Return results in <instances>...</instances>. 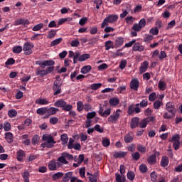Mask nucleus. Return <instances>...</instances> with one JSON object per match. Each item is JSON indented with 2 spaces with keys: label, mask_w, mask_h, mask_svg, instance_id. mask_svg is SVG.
<instances>
[{
  "label": "nucleus",
  "mask_w": 182,
  "mask_h": 182,
  "mask_svg": "<svg viewBox=\"0 0 182 182\" xmlns=\"http://www.w3.org/2000/svg\"><path fill=\"white\" fill-rule=\"evenodd\" d=\"M148 68H149V62L144 61L139 68L140 73H144V72H146V70H147Z\"/></svg>",
  "instance_id": "obj_17"
},
{
  "label": "nucleus",
  "mask_w": 182,
  "mask_h": 182,
  "mask_svg": "<svg viewBox=\"0 0 182 182\" xmlns=\"http://www.w3.org/2000/svg\"><path fill=\"white\" fill-rule=\"evenodd\" d=\"M16 156L18 161H23V157H26V154H25V151L20 149L17 151Z\"/></svg>",
  "instance_id": "obj_9"
},
{
  "label": "nucleus",
  "mask_w": 182,
  "mask_h": 182,
  "mask_svg": "<svg viewBox=\"0 0 182 182\" xmlns=\"http://www.w3.org/2000/svg\"><path fill=\"white\" fill-rule=\"evenodd\" d=\"M115 177L117 182H126V176L124 175H120V173H117L115 174Z\"/></svg>",
  "instance_id": "obj_21"
},
{
  "label": "nucleus",
  "mask_w": 182,
  "mask_h": 182,
  "mask_svg": "<svg viewBox=\"0 0 182 182\" xmlns=\"http://www.w3.org/2000/svg\"><path fill=\"white\" fill-rule=\"evenodd\" d=\"M114 22V14L108 15L102 23L101 28H105V26H108L109 23H113Z\"/></svg>",
  "instance_id": "obj_6"
},
{
  "label": "nucleus",
  "mask_w": 182,
  "mask_h": 182,
  "mask_svg": "<svg viewBox=\"0 0 182 182\" xmlns=\"http://www.w3.org/2000/svg\"><path fill=\"white\" fill-rule=\"evenodd\" d=\"M43 140L44 142L41 144V146L43 149H45V147H47V149H52L55 146V144L56 141H55V139H53V136H48V135H43Z\"/></svg>",
  "instance_id": "obj_1"
},
{
  "label": "nucleus",
  "mask_w": 182,
  "mask_h": 182,
  "mask_svg": "<svg viewBox=\"0 0 182 182\" xmlns=\"http://www.w3.org/2000/svg\"><path fill=\"white\" fill-rule=\"evenodd\" d=\"M61 166L62 164H60V162H58L55 159H53L48 162V167L50 171H55V170H58Z\"/></svg>",
  "instance_id": "obj_5"
},
{
  "label": "nucleus",
  "mask_w": 182,
  "mask_h": 182,
  "mask_svg": "<svg viewBox=\"0 0 182 182\" xmlns=\"http://www.w3.org/2000/svg\"><path fill=\"white\" fill-rule=\"evenodd\" d=\"M127 65V60H121V62H120L119 68H120V69H124V68H126Z\"/></svg>",
  "instance_id": "obj_61"
},
{
  "label": "nucleus",
  "mask_w": 182,
  "mask_h": 182,
  "mask_svg": "<svg viewBox=\"0 0 182 182\" xmlns=\"http://www.w3.org/2000/svg\"><path fill=\"white\" fill-rule=\"evenodd\" d=\"M161 167H167L168 166V158L167 156H163L161 161Z\"/></svg>",
  "instance_id": "obj_28"
},
{
  "label": "nucleus",
  "mask_w": 182,
  "mask_h": 182,
  "mask_svg": "<svg viewBox=\"0 0 182 182\" xmlns=\"http://www.w3.org/2000/svg\"><path fill=\"white\" fill-rule=\"evenodd\" d=\"M36 113L37 114H39V116H43V114H46V113H48V107H44L38 108L36 110Z\"/></svg>",
  "instance_id": "obj_23"
},
{
  "label": "nucleus",
  "mask_w": 182,
  "mask_h": 182,
  "mask_svg": "<svg viewBox=\"0 0 182 182\" xmlns=\"http://www.w3.org/2000/svg\"><path fill=\"white\" fill-rule=\"evenodd\" d=\"M36 73L37 76H41V77H43V76H46V71L45 70H41L39 68H37L36 70Z\"/></svg>",
  "instance_id": "obj_33"
},
{
  "label": "nucleus",
  "mask_w": 182,
  "mask_h": 182,
  "mask_svg": "<svg viewBox=\"0 0 182 182\" xmlns=\"http://www.w3.org/2000/svg\"><path fill=\"white\" fill-rule=\"evenodd\" d=\"M119 173L120 176H124V174H126V166H124V165H120Z\"/></svg>",
  "instance_id": "obj_53"
},
{
  "label": "nucleus",
  "mask_w": 182,
  "mask_h": 182,
  "mask_svg": "<svg viewBox=\"0 0 182 182\" xmlns=\"http://www.w3.org/2000/svg\"><path fill=\"white\" fill-rule=\"evenodd\" d=\"M157 159H156V155H151L148 158V162L149 164H156Z\"/></svg>",
  "instance_id": "obj_35"
},
{
  "label": "nucleus",
  "mask_w": 182,
  "mask_h": 182,
  "mask_svg": "<svg viewBox=\"0 0 182 182\" xmlns=\"http://www.w3.org/2000/svg\"><path fill=\"white\" fill-rule=\"evenodd\" d=\"M94 130H95L96 132H98L99 133H103V132H104L103 128H101L100 125H99V124H96L94 127Z\"/></svg>",
  "instance_id": "obj_64"
},
{
  "label": "nucleus",
  "mask_w": 182,
  "mask_h": 182,
  "mask_svg": "<svg viewBox=\"0 0 182 182\" xmlns=\"http://www.w3.org/2000/svg\"><path fill=\"white\" fill-rule=\"evenodd\" d=\"M73 109V105L68 104V102L65 103V105L63 108V110L65 112H70Z\"/></svg>",
  "instance_id": "obj_46"
},
{
  "label": "nucleus",
  "mask_w": 182,
  "mask_h": 182,
  "mask_svg": "<svg viewBox=\"0 0 182 182\" xmlns=\"http://www.w3.org/2000/svg\"><path fill=\"white\" fill-rule=\"evenodd\" d=\"M79 43H80L79 40L76 38L71 41L70 46L73 48H77V46H79Z\"/></svg>",
  "instance_id": "obj_55"
},
{
  "label": "nucleus",
  "mask_w": 182,
  "mask_h": 182,
  "mask_svg": "<svg viewBox=\"0 0 182 182\" xmlns=\"http://www.w3.org/2000/svg\"><path fill=\"white\" fill-rule=\"evenodd\" d=\"M102 87V83H94L90 85V89L92 90H97V89H100Z\"/></svg>",
  "instance_id": "obj_40"
},
{
  "label": "nucleus",
  "mask_w": 182,
  "mask_h": 182,
  "mask_svg": "<svg viewBox=\"0 0 182 182\" xmlns=\"http://www.w3.org/2000/svg\"><path fill=\"white\" fill-rule=\"evenodd\" d=\"M132 156L133 160H135L136 161H137V160H139V159H140V153H139V152H135V153L132 154Z\"/></svg>",
  "instance_id": "obj_63"
},
{
  "label": "nucleus",
  "mask_w": 182,
  "mask_h": 182,
  "mask_svg": "<svg viewBox=\"0 0 182 182\" xmlns=\"http://www.w3.org/2000/svg\"><path fill=\"white\" fill-rule=\"evenodd\" d=\"M133 139H134V134H133V132H130L125 135L124 141L125 143H132V141H133Z\"/></svg>",
  "instance_id": "obj_12"
},
{
  "label": "nucleus",
  "mask_w": 182,
  "mask_h": 182,
  "mask_svg": "<svg viewBox=\"0 0 182 182\" xmlns=\"http://www.w3.org/2000/svg\"><path fill=\"white\" fill-rule=\"evenodd\" d=\"M57 163H60L61 164H69V162L68 161H66V158L63 153L62 154L61 156L58 157Z\"/></svg>",
  "instance_id": "obj_27"
},
{
  "label": "nucleus",
  "mask_w": 182,
  "mask_h": 182,
  "mask_svg": "<svg viewBox=\"0 0 182 182\" xmlns=\"http://www.w3.org/2000/svg\"><path fill=\"white\" fill-rule=\"evenodd\" d=\"M154 39V37L150 34L146 35L144 38V42L146 43H150V42L152 41V40Z\"/></svg>",
  "instance_id": "obj_37"
},
{
  "label": "nucleus",
  "mask_w": 182,
  "mask_h": 182,
  "mask_svg": "<svg viewBox=\"0 0 182 182\" xmlns=\"http://www.w3.org/2000/svg\"><path fill=\"white\" fill-rule=\"evenodd\" d=\"M53 90V96H58L62 93V83L59 82L58 80H55L52 87Z\"/></svg>",
  "instance_id": "obj_2"
},
{
  "label": "nucleus",
  "mask_w": 182,
  "mask_h": 182,
  "mask_svg": "<svg viewBox=\"0 0 182 182\" xmlns=\"http://www.w3.org/2000/svg\"><path fill=\"white\" fill-rule=\"evenodd\" d=\"M65 105L66 101L63 100V99L58 100L54 103V106L55 107H62V109H63L64 106Z\"/></svg>",
  "instance_id": "obj_16"
},
{
  "label": "nucleus",
  "mask_w": 182,
  "mask_h": 182,
  "mask_svg": "<svg viewBox=\"0 0 182 182\" xmlns=\"http://www.w3.org/2000/svg\"><path fill=\"white\" fill-rule=\"evenodd\" d=\"M140 119L139 117H133L131 121V129H136L139 125Z\"/></svg>",
  "instance_id": "obj_11"
},
{
  "label": "nucleus",
  "mask_w": 182,
  "mask_h": 182,
  "mask_svg": "<svg viewBox=\"0 0 182 182\" xmlns=\"http://www.w3.org/2000/svg\"><path fill=\"white\" fill-rule=\"evenodd\" d=\"M4 136L7 143H14V134L11 132H6Z\"/></svg>",
  "instance_id": "obj_15"
},
{
  "label": "nucleus",
  "mask_w": 182,
  "mask_h": 182,
  "mask_svg": "<svg viewBox=\"0 0 182 182\" xmlns=\"http://www.w3.org/2000/svg\"><path fill=\"white\" fill-rule=\"evenodd\" d=\"M62 41H63V38H58L57 39H55L51 42L50 46H51V48H53V46H57V45H59L60 43H62Z\"/></svg>",
  "instance_id": "obj_29"
},
{
  "label": "nucleus",
  "mask_w": 182,
  "mask_h": 182,
  "mask_svg": "<svg viewBox=\"0 0 182 182\" xmlns=\"http://www.w3.org/2000/svg\"><path fill=\"white\" fill-rule=\"evenodd\" d=\"M92 70V65H85L81 68L80 73L82 75H86V73H89Z\"/></svg>",
  "instance_id": "obj_25"
},
{
  "label": "nucleus",
  "mask_w": 182,
  "mask_h": 182,
  "mask_svg": "<svg viewBox=\"0 0 182 182\" xmlns=\"http://www.w3.org/2000/svg\"><path fill=\"white\" fill-rule=\"evenodd\" d=\"M11 65H15V59L13 58H9L6 62H5V65L6 66H9Z\"/></svg>",
  "instance_id": "obj_50"
},
{
  "label": "nucleus",
  "mask_w": 182,
  "mask_h": 182,
  "mask_svg": "<svg viewBox=\"0 0 182 182\" xmlns=\"http://www.w3.org/2000/svg\"><path fill=\"white\" fill-rule=\"evenodd\" d=\"M133 50H134V52H143V50H144V46H143L141 44H140L139 43H136L133 47H132Z\"/></svg>",
  "instance_id": "obj_13"
},
{
  "label": "nucleus",
  "mask_w": 182,
  "mask_h": 182,
  "mask_svg": "<svg viewBox=\"0 0 182 182\" xmlns=\"http://www.w3.org/2000/svg\"><path fill=\"white\" fill-rule=\"evenodd\" d=\"M59 112L58 108L50 107L49 109L47 108V114L43 117V119L49 118V116H52L53 114H56V112Z\"/></svg>",
  "instance_id": "obj_7"
},
{
  "label": "nucleus",
  "mask_w": 182,
  "mask_h": 182,
  "mask_svg": "<svg viewBox=\"0 0 182 182\" xmlns=\"http://www.w3.org/2000/svg\"><path fill=\"white\" fill-rule=\"evenodd\" d=\"M161 106H163V102L160 100H156L154 102V109H156V110H159Z\"/></svg>",
  "instance_id": "obj_36"
},
{
  "label": "nucleus",
  "mask_w": 182,
  "mask_h": 182,
  "mask_svg": "<svg viewBox=\"0 0 182 182\" xmlns=\"http://www.w3.org/2000/svg\"><path fill=\"white\" fill-rule=\"evenodd\" d=\"M150 122H156V117H148L146 118L142 119L139 122L140 129H146V127H147V124H149V123H150Z\"/></svg>",
  "instance_id": "obj_3"
},
{
  "label": "nucleus",
  "mask_w": 182,
  "mask_h": 182,
  "mask_svg": "<svg viewBox=\"0 0 182 182\" xmlns=\"http://www.w3.org/2000/svg\"><path fill=\"white\" fill-rule=\"evenodd\" d=\"M95 116H96L95 112H88L87 114V119L88 120H91V119H93V117H95Z\"/></svg>",
  "instance_id": "obj_60"
},
{
  "label": "nucleus",
  "mask_w": 182,
  "mask_h": 182,
  "mask_svg": "<svg viewBox=\"0 0 182 182\" xmlns=\"http://www.w3.org/2000/svg\"><path fill=\"white\" fill-rule=\"evenodd\" d=\"M43 28V23H41L33 26L32 31L34 32H38V31H41Z\"/></svg>",
  "instance_id": "obj_42"
},
{
  "label": "nucleus",
  "mask_w": 182,
  "mask_h": 182,
  "mask_svg": "<svg viewBox=\"0 0 182 182\" xmlns=\"http://www.w3.org/2000/svg\"><path fill=\"white\" fill-rule=\"evenodd\" d=\"M63 172H57L52 176V179L53 181H58V180L63 178Z\"/></svg>",
  "instance_id": "obj_24"
},
{
  "label": "nucleus",
  "mask_w": 182,
  "mask_h": 182,
  "mask_svg": "<svg viewBox=\"0 0 182 182\" xmlns=\"http://www.w3.org/2000/svg\"><path fill=\"white\" fill-rule=\"evenodd\" d=\"M102 146L104 147H109L110 146V140L107 138H102Z\"/></svg>",
  "instance_id": "obj_48"
},
{
  "label": "nucleus",
  "mask_w": 182,
  "mask_h": 182,
  "mask_svg": "<svg viewBox=\"0 0 182 182\" xmlns=\"http://www.w3.org/2000/svg\"><path fill=\"white\" fill-rule=\"evenodd\" d=\"M60 140L63 143V144H68V141L69 140V138L68 137V134H63L60 136Z\"/></svg>",
  "instance_id": "obj_39"
},
{
  "label": "nucleus",
  "mask_w": 182,
  "mask_h": 182,
  "mask_svg": "<svg viewBox=\"0 0 182 182\" xmlns=\"http://www.w3.org/2000/svg\"><path fill=\"white\" fill-rule=\"evenodd\" d=\"M17 115H18V112H16V110L15 109H9L8 111V116L11 119H12V117H16Z\"/></svg>",
  "instance_id": "obj_32"
},
{
  "label": "nucleus",
  "mask_w": 182,
  "mask_h": 182,
  "mask_svg": "<svg viewBox=\"0 0 182 182\" xmlns=\"http://www.w3.org/2000/svg\"><path fill=\"white\" fill-rule=\"evenodd\" d=\"M151 180L153 182H157V173L156 172H152L151 173Z\"/></svg>",
  "instance_id": "obj_58"
},
{
  "label": "nucleus",
  "mask_w": 182,
  "mask_h": 182,
  "mask_svg": "<svg viewBox=\"0 0 182 182\" xmlns=\"http://www.w3.org/2000/svg\"><path fill=\"white\" fill-rule=\"evenodd\" d=\"M79 173L80 177H82V178H85V174H86V168L85 167L80 168Z\"/></svg>",
  "instance_id": "obj_52"
},
{
  "label": "nucleus",
  "mask_w": 182,
  "mask_h": 182,
  "mask_svg": "<svg viewBox=\"0 0 182 182\" xmlns=\"http://www.w3.org/2000/svg\"><path fill=\"white\" fill-rule=\"evenodd\" d=\"M42 65L43 66H41V68L45 69L46 66H53V65H55V62L53 61V60H47L43 61Z\"/></svg>",
  "instance_id": "obj_20"
},
{
  "label": "nucleus",
  "mask_w": 182,
  "mask_h": 182,
  "mask_svg": "<svg viewBox=\"0 0 182 182\" xmlns=\"http://www.w3.org/2000/svg\"><path fill=\"white\" fill-rule=\"evenodd\" d=\"M137 150L138 151H140V153H146V150H147V148L141 144H139L137 146Z\"/></svg>",
  "instance_id": "obj_45"
},
{
  "label": "nucleus",
  "mask_w": 182,
  "mask_h": 182,
  "mask_svg": "<svg viewBox=\"0 0 182 182\" xmlns=\"http://www.w3.org/2000/svg\"><path fill=\"white\" fill-rule=\"evenodd\" d=\"M31 143H32V144H33V146H36V144H38V143H39V136L34 135L32 137Z\"/></svg>",
  "instance_id": "obj_43"
},
{
  "label": "nucleus",
  "mask_w": 182,
  "mask_h": 182,
  "mask_svg": "<svg viewBox=\"0 0 182 182\" xmlns=\"http://www.w3.org/2000/svg\"><path fill=\"white\" fill-rule=\"evenodd\" d=\"M87 59H90V54H82L78 58L79 62H85Z\"/></svg>",
  "instance_id": "obj_30"
},
{
  "label": "nucleus",
  "mask_w": 182,
  "mask_h": 182,
  "mask_svg": "<svg viewBox=\"0 0 182 182\" xmlns=\"http://www.w3.org/2000/svg\"><path fill=\"white\" fill-rule=\"evenodd\" d=\"M176 116V112H166L164 114V119H171L172 117H174Z\"/></svg>",
  "instance_id": "obj_41"
},
{
  "label": "nucleus",
  "mask_w": 182,
  "mask_h": 182,
  "mask_svg": "<svg viewBox=\"0 0 182 182\" xmlns=\"http://www.w3.org/2000/svg\"><path fill=\"white\" fill-rule=\"evenodd\" d=\"M166 110L169 113H176V108H174V106L173 105V103H171V102L166 103Z\"/></svg>",
  "instance_id": "obj_22"
},
{
  "label": "nucleus",
  "mask_w": 182,
  "mask_h": 182,
  "mask_svg": "<svg viewBox=\"0 0 182 182\" xmlns=\"http://www.w3.org/2000/svg\"><path fill=\"white\" fill-rule=\"evenodd\" d=\"M84 107H85V105H83V102L82 101H78L77 102V109L79 112H82V110H83Z\"/></svg>",
  "instance_id": "obj_49"
},
{
  "label": "nucleus",
  "mask_w": 182,
  "mask_h": 182,
  "mask_svg": "<svg viewBox=\"0 0 182 182\" xmlns=\"http://www.w3.org/2000/svg\"><path fill=\"white\" fill-rule=\"evenodd\" d=\"M56 32H58V30H51L48 33L47 38L48 39H52V38H55V36H56Z\"/></svg>",
  "instance_id": "obj_44"
},
{
  "label": "nucleus",
  "mask_w": 182,
  "mask_h": 182,
  "mask_svg": "<svg viewBox=\"0 0 182 182\" xmlns=\"http://www.w3.org/2000/svg\"><path fill=\"white\" fill-rule=\"evenodd\" d=\"M29 23H30L29 20L28 19L25 20L23 18L17 19L14 22L15 26H18L19 25H23L25 26V25H29Z\"/></svg>",
  "instance_id": "obj_10"
},
{
  "label": "nucleus",
  "mask_w": 182,
  "mask_h": 182,
  "mask_svg": "<svg viewBox=\"0 0 182 182\" xmlns=\"http://www.w3.org/2000/svg\"><path fill=\"white\" fill-rule=\"evenodd\" d=\"M127 176L128 180H130V181H134V178L136 177L134 172L132 171H128Z\"/></svg>",
  "instance_id": "obj_38"
},
{
  "label": "nucleus",
  "mask_w": 182,
  "mask_h": 182,
  "mask_svg": "<svg viewBox=\"0 0 182 182\" xmlns=\"http://www.w3.org/2000/svg\"><path fill=\"white\" fill-rule=\"evenodd\" d=\"M158 87L160 89V90H166L167 88V84L166 82L160 80L158 84Z\"/></svg>",
  "instance_id": "obj_31"
},
{
  "label": "nucleus",
  "mask_w": 182,
  "mask_h": 182,
  "mask_svg": "<svg viewBox=\"0 0 182 182\" xmlns=\"http://www.w3.org/2000/svg\"><path fill=\"white\" fill-rule=\"evenodd\" d=\"M3 127L5 132H9L11 130V123L8 122H4Z\"/></svg>",
  "instance_id": "obj_54"
},
{
  "label": "nucleus",
  "mask_w": 182,
  "mask_h": 182,
  "mask_svg": "<svg viewBox=\"0 0 182 182\" xmlns=\"http://www.w3.org/2000/svg\"><path fill=\"white\" fill-rule=\"evenodd\" d=\"M133 31L136 32H140L141 31V27L139 26V23H135L132 27Z\"/></svg>",
  "instance_id": "obj_57"
},
{
  "label": "nucleus",
  "mask_w": 182,
  "mask_h": 182,
  "mask_svg": "<svg viewBox=\"0 0 182 182\" xmlns=\"http://www.w3.org/2000/svg\"><path fill=\"white\" fill-rule=\"evenodd\" d=\"M136 20L135 18H133V16H128L125 18V21L127 23L132 24L134 21Z\"/></svg>",
  "instance_id": "obj_56"
},
{
  "label": "nucleus",
  "mask_w": 182,
  "mask_h": 182,
  "mask_svg": "<svg viewBox=\"0 0 182 182\" xmlns=\"http://www.w3.org/2000/svg\"><path fill=\"white\" fill-rule=\"evenodd\" d=\"M126 156H127V152L117 151L114 153L115 159H123V157H126Z\"/></svg>",
  "instance_id": "obj_26"
},
{
  "label": "nucleus",
  "mask_w": 182,
  "mask_h": 182,
  "mask_svg": "<svg viewBox=\"0 0 182 182\" xmlns=\"http://www.w3.org/2000/svg\"><path fill=\"white\" fill-rule=\"evenodd\" d=\"M33 48V43L31 42H26L23 44V50L25 52V55L28 56L32 55V48Z\"/></svg>",
  "instance_id": "obj_4"
},
{
  "label": "nucleus",
  "mask_w": 182,
  "mask_h": 182,
  "mask_svg": "<svg viewBox=\"0 0 182 182\" xmlns=\"http://www.w3.org/2000/svg\"><path fill=\"white\" fill-rule=\"evenodd\" d=\"M139 170H140L141 173H146L147 172V166H146L145 164H141L139 166Z\"/></svg>",
  "instance_id": "obj_62"
},
{
  "label": "nucleus",
  "mask_w": 182,
  "mask_h": 182,
  "mask_svg": "<svg viewBox=\"0 0 182 182\" xmlns=\"http://www.w3.org/2000/svg\"><path fill=\"white\" fill-rule=\"evenodd\" d=\"M170 141H173V142L180 141V134H176L173 135L172 136V139L170 140Z\"/></svg>",
  "instance_id": "obj_59"
},
{
  "label": "nucleus",
  "mask_w": 182,
  "mask_h": 182,
  "mask_svg": "<svg viewBox=\"0 0 182 182\" xmlns=\"http://www.w3.org/2000/svg\"><path fill=\"white\" fill-rule=\"evenodd\" d=\"M13 53L19 54L22 50H23V48H22V46H16L13 48Z\"/></svg>",
  "instance_id": "obj_34"
},
{
  "label": "nucleus",
  "mask_w": 182,
  "mask_h": 182,
  "mask_svg": "<svg viewBox=\"0 0 182 182\" xmlns=\"http://www.w3.org/2000/svg\"><path fill=\"white\" fill-rule=\"evenodd\" d=\"M124 43V38L123 37H118L115 40L114 46L115 48H119V46H122L123 43Z\"/></svg>",
  "instance_id": "obj_18"
},
{
  "label": "nucleus",
  "mask_w": 182,
  "mask_h": 182,
  "mask_svg": "<svg viewBox=\"0 0 182 182\" xmlns=\"http://www.w3.org/2000/svg\"><path fill=\"white\" fill-rule=\"evenodd\" d=\"M140 86V82L137 79H132L130 82V87L133 90H138Z\"/></svg>",
  "instance_id": "obj_8"
},
{
  "label": "nucleus",
  "mask_w": 182,
  "mask_h": 182,
  "mask_svg": "<svg viewBox=\"0 0 182 182\" xmlns=\"http://www.w3.org/2000/svg\"><path fill=\"white\" fill-rule=\"evenodd\" d=\"M157 99V94L156 92H152L149 96V102H154Z\"/></svg>",
  "instance_id": "obj_47"
},
{
  "label": "nucleus",
  "mask_w": 182,
  "mask_h": 182,
  "mask_svg": "<svg viewBox=\"0 0 182 182\" xmlns=\"http://www.w3.org/2000/svg\"><path fill=\"white\" fill-rule=\"evenodd\" d=\"M113 47V42L108 41L105 42V50H109L111 48Z\"/></svg>",
  "instance_id": "obj_51"
},
{
  "label": "nucleus",
  "mask_w": 182,
  "mask_h": 182,
  "mask_svg": "<svg viewBox=\"0 0 182 182\" xmlns=\"http://www.w3.org/2000/svg\"><path fill=\"white\" fill-rule=\"evenodd\" d=\"M73 176V171L67 172L65 174L63 173V182L69 181V180H70L72 178Z\"/></svg>",
  "instance_id": "obj_14"
},
{
  "label": "nucleus",
  "mask_w": 182,
  "mask_h": 182,
  "mask_svg": "<svg viewBox=\"0 0 182 182\" xmlns=\"http://www.w3.org/2000/svg\"><path fill=\"white\" fill-rule=\"evenodd\" d=\"M36 105H40V106H43L49 105V100H47L46 98H40L36 101Z\"/></svg>",
  "instance_id": "obj_19"
}]
</instances>
